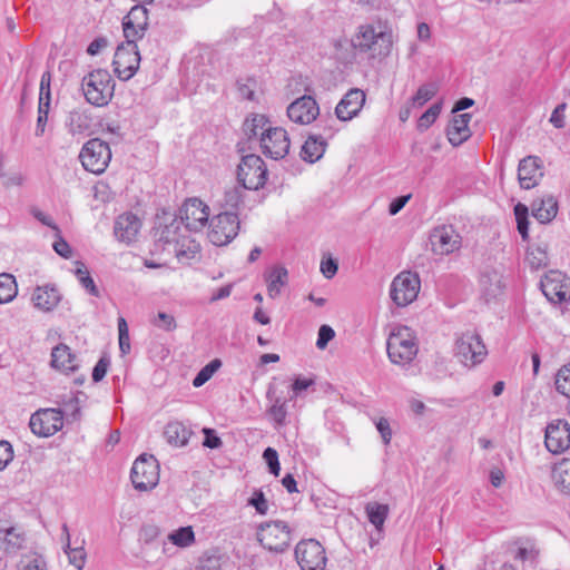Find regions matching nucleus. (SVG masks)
Here are the masks:
<instances>
[{"label":"nucleus","instance_id":"nucleus-6","mask_svg":"<svg viewBox=\"0 0 570 570\" xmlns=\"http://www.w3.org/2000/svg\"><path fill=\"white\" fill-rule=\"evenodd\" d=\"M487 354L481 336L475 333H464L455 342L454 355L466 367L482 363Z\"/></svg>","mask_w":570,"mask_h":570},{"label":"nucleus","instance_id":"nucleus-25","mask_svg":"<svg viewBox=\"0 0 570 570\" xmlns=\"http://www.w3.org/2000/svg\"><path fill=\"white\" fill-rule=\"evenodd\" d=\"M31 301L37 309L51 312L61 301V295L55 286H38L32 293Z\"/></svg>","mask_w":570,"mask_h":570},{"label":"nucleus","instance_id":"nucleus-46","mask_svg":"<svg viewBox=\"0 0 570 570\" xmlns=\"http://www.w3.org/2000/svg\"><path fill=\"white\" fill-rule=\"evenodd\" d=\"M441 112V104H433L417 120V129L425 131L435 122Z\"/></svg>","mask_w":570,"mask_h":570},{"label":"nucleus","instance_id":"nucleus-24","mask_svg":"<svg viewBox=\"0 0 570 570\" xmlns=\"http://www.w3.org/2000/svg\"><path fill=\"white\" fill-rule=\"evenodd\" d=\"M51 366L65 374L72 373L78 370L79 364L77 356L66 344H59L52 348Z\"/></svg>","mask_w":570,"mask_h":570},{"label":"nucleus","instance_id":"nucleus-49","mask_svg":"<svg viewBox=\"0 0 570 570\" xmlns=\"http://www.w3.org/2000/svg\"><path fill=\"white\" fill-rule=\"evenodd\" d=\"M243 200L240 188L234 186L225 190L224 205L230 209H236Z\"/></svg>","mask_w":570,"mask_h":570},{"label":"nucleus","instance_id":"nucleus-47","mask_svg":"<svg viewBox=\"0 0 570 570\" xmlns=\"http://www.w3.org/2000/svg\"><path fill=\"white\" fill-rule=\"evenodd\" d=\"M556 389L562 395L570 397V363L558 371L556 376Z\"/></svg>","mask_w":570,"mask_h":570},{"label":"nucleus","instance_id":"nucleus-10","mask_svg":"<svg viewBox=\"0 0 570 570\" xmlns=\"http://www.w3.org/2000/svg\"><path fill=\"white\" fill-rule=\"evenodd\" d=\"M421 282L417 274L402 272L396 275L390 287V297L400 307L411 304L420 292Z\"/></svg>","mask_w":570,"mask_h":570},{"label":"nucleus","instance_id":"nucleus-52","mask_svg":"<svg viewBox=\"0 0 570 570\" xmlns=\"http://www.w3.org/2000/svg\"><path fill=\"white\" fill-rule=\"evenodd\" d=\"M263 458L268 465L269 472L277 476L281 471L277 451L273 448H267L263 452Z\"/></svg>","mask_w":570,"mask_h":570},{"label":"nucleus","instance_id":"nucleus-7","mask_svg":"<svg viewBox=\"0 0 570 570\" xmlns=\"http://www.w3.org/2000/svg\"><path fill=\"white\" fill-rule=\"evenodd\" d=\"M267 178L264 160L257 155H246L237 168V179L243 188L257 190L262 188Z\"/></svg>","mask_w":570,"mask_h":570},{"label":"nucleus","instance_id":"nucleus-18","mask_svg":"<svg viewBox=\"0 0 570 570\" xmlns=\"http://www.w3.org/2000/svg\"><path fill=\"white\" fill-rule=\"evenodd\" d=\"M320 115V106L314 97L304 95L287 107V116L291 121L298 125H309Z\"/></svg>","mask_w":570,"mask_h":570},{"label":"nucleus","instance_id":"nucleus-21","mask_svg":"<svg viewBox=\"0 0 570 570\" xmlns=\"http://www.w3.org/2000/svg\"><path fill=\"white\" fill-rule=\"evenodd\" d=\"M543 177L542 160L537 156H527L518 166V180L523 189L535 187Z\"/></svg>","mask_w":570,"mask_h":570},{"label":"nucleus","instance_id":"nucleus-17","mask_svg":"<svg viewBox=\"0 0 570 570\" xmlns=\"http://www.w3.org/2000/svg\"><path fill=\"white\" fill-rule=\"evenodd\" d=\"M431 249L436 255H449L461 247V236L452 226L435 227L430 234Z\"/></svg>","mask_w":570,"mask_h":570},{"label":"nucleus","instance_id":"nucleus-14","mask_svg":"<svg viewBox=\"0 0 570 570\" xmlns=\"http://www.w3.org/2000/svg\"><path fill=\"white\" fill-rule=\"evenodd\" d=\"M180 223L190 232H200L209 219V207L199 198H189L181 206Z\"/></svg>","mask_w":570,"mask_h":570},{"label":"nucleus","instance_id":"nucleus-30","mask_svg":"<svg viewBox=\"0 0 570 570\" xmlns=\"http://www.w3.org/2000/svg\"><path fill=\"white\" fill-rule=\"evenodd\" d=\"M271 120L262 114H252L244 120L243 131L248 139L264 137L265 131L272 128Z\"/></svg>","mask_w":570,"mask_h":570},{"label":"nucleus","instance_id":"nucleus-40","mask_svg":"<svg viewBox=\"0 0 570 570\" xmlns=\"http://www.w3.org/2000/svg\"><path fill=\"white\" fill-rule=\"evenodd\" d=\"M527 262L532 269H540L546 267L549 263L546 246L534 245L529 247L527 252Z\"/></svg>","mask_w":570,"mask_h":570},{"label":"nucleus","instance_id":"nucleus-56","mask_svg":"<svg viewBox=\"0 0 570 570\" xmlns=\"http://www.w3.org/2000/svg\"><path fill=\"white\" fill-rule=\"evenodd\" d=\"M335 336L334 330L328 325H322L318 330V336L316 341V346L320 350H324L328 342L333 340Z\"/></svg>","mask_w":570,"mask_h":570},{"label":"nucleus","instance_id":"nucleus-50","mask_svg":"<svg viewBox=\"0 0 570 570\" xmlns=\"http://www.w3.org/2000/svg\"><path fill=\"white\" fill-rule=\"evenodd\" d=\"M122 30L124 36L126 38L127 45H137V40L141 39L145 36L146 30H139L138 27L127 23L122 20Z\"/></svg>","mask_w":570,"mask_h":570},{"label":"nucleus","instance_id":"nucleus-38","mask_svg":"<svg viewBox=\"0 0 570 570\" xmlns=\"http://www.w3.org/2000/svg\"><path fill=\"white\" fill-rule=\"evenodd\" d=\"M439 91L436 82H426L419 87L415 95L411 98L413 108H420L430 101Z\"/></svg>","mask_w":570,"mask_h":570},{"label":"nucleus","instance_id":"nucleus-54","mask_svg":"<svg viewBox=\"0 0 570 570\" xmlns=\"http://www.w3.org/2000/svg\"><path fill=\"white\" fill-rule=\"evenodd\" d=\"M49 109V106H45V104H38V118L35 131L37 137H40L45 134L46 125L48 122Z\"/></svg>","mask_w":570,"mask_h":570},{"label":"nucleus","instance_id":"nucleus-23","mask_svg":"<svg viewBox=\"0 0 570 570\" xmlns=\"http://www.w3.org/2000/svg\"><path fill=\"white\" fill-rule=\"evenodd\" d=\"M471 117L472 116L469 112L453 116L446 128V136L452 146H460L470 138L471 130L469 128V122Z\"/></svg>","mask_w":570,"mask_h":570},{"label":"nucleus","instance_id":"nucleus-44","mask_svg":"<svg viewBox=\"0 0 570 570\" xmlns=\"http://www.w3.org/2000/svg\"><path fill=\"white\" fill-rule=\"evenodd\" d=\"M168 540L180 548L189 547L195 541L191 527H183L168 534Z\"/></svg>","mask_w":570,"mask_h":570},{"label":"nucleus","instance_id":"nucleus-39","mask_svg":"<svg viewBox=\"0 0 570 570\" xmlns=\"http://www.w3.org/2000/svg\"><path fill=\"white\" fill-rule=\"evenodd\" d=\"M62 530H63V532L67 535V542H66V544L63 547V550H65L66 554L68 556L69 563L72 564L78 570H81L85 567V563H86V552H85V549L82 547L71 548L70 547V539H69L68 528H67L66 524L63 525Z\"/></svg>","mask_w":570,"mask_h":570},{"label":"nucleus","instance_id":"nucleus-36","mask_svg":"<svg viewBox=\"0 0 570 570\" xmlns=\"http://www.w3.org/2000/svg\"><path fill=\"white\" fill-rule=\"evenodd\" d=\"M18 294L16 278L11 274H0V304H7L13 301Z\"/></svg>","mask_w":570,"mask_h":570},{"label":"nucleus","instance_id":"nucleus-3","mask_svg":"<svg viewBox=\"0 0 570 570\" xmlns=\"http://www.w3.org/2000/svg\"><path fill=\"white\" fill-rule=\"evenodd\" d=\"M115 83L111 75L106 69H96L82 78L81 90L92 106L104 107L114 96Z\"/></svg>","mask_w":570,"mask_h":570},{"label":"nucleus","instance_id":"nucleus-32","mask_svg":"<svg viewBox=\"0 0 570 570\" xmlns=\"http://www.w3.org/2000/svg\"><path fill=\"white\" fill-rule=\"evenodd\" d=\"M326 145L322 137L309 136L302 146L301 157L303 160L313 164L323 156Z\"/></svg>","mask_w":570,"mask_h":570},{"label":"nucleus","instance_id":"nucleus-57","mask_svg":"<svg viewBox=\"0 0 570 570\" xmlns=\"http://www.w3.org/2000/svg\"><path fill=\"white\" fill-rule=\"evenodd\" d=\"M203 433L205 435V440L203 442L204 446L209 449H218L222 446L223 442L213 429L204 428Z\"/></svg>","mask_w":570,"mask_h":570},{"label":"nucleus","instance_id":"nucleus-55","mask_svg":"<svg viewBox=\"0 0 570 570\" xmlns=\"http://www.w3.org/2000/svg\"><path fill=\"white\" fill-rule=\"evenodd\" d=\"M13 460V448L8 441H0V471Z\"/></svg>","mask_w":570,"mask_h":570},{"label":"nucleus","instance_id":"nucleus-11","mask_svg":"<svg viewBox=\"0 0 570 570\" xmlns=\"http://www.w3.org/2000/svg\"><path fill=\"white\" fill-rule=\"evenodd\" d=\"M257 539L269 551L283 552L289 546L291 531L283 521L265 522L258 528Z\"/></svg>","mask_w":570,"mask_h":570},{"label":"nucleus","instance_id":"nucleus-31","mask_svg":"<svg viewBox=\"0 0 570 570\" xmlns=\"http://www.w3.org/2000/svg\"><path fill=\"white\" fill-rule=\"evenodd\" d=\"M181 230V223L177 218H173L169 224L159 225L156 227L155 237L157 242L163 243L164 245H174L175 253L178 254L176 246L179 243Z\"/></svg>","mask_w":570,"mask_h":570},{"label":"nucleus","instance_id":"nucleus-5","mask_svg":"<svg viewBox=\"0 0 570 570\" xmlns=\"http://www.w3.org/2000/svg\"><path fill=\"white\" fill-rule=\"evenodd\" d=\"M83 168L92 174H102L111 159L109 145L99 138L88 140L79 154Z\"/></svg>","mask_w":570,"mask_h":570},{"label":"nucleus","instance_id":"nucleus-61","mask_svg":"<svg viewBox=\"0 0 570 570\" xmlns=\"http://www.w3.org/2000/svg\"><path fill=\"white\" fill-rule=\"evenodd\" d=\"M567 109V104H560L558 105L554 110L552 111V115L550 117V122L556 128H563L564 127V110Z\"/></svg>","mask_w":570,"mask_h":570},{"label":"nucleus","instance_id":"nucleus-62","mask_svg":"<svg viewBox=\"0 0 570 570\" xmlns=\"http://www.w3.org/2000/svg\"><path fill=\"white\" fill-rule=\"evenodd\" d=\"M109 364H110V362L106 357H101L97 362V364L95 365V367L92 370V380H94V382H99V381H101L105 377V375H106V373L108 371Z\"/></svg>","mask_w":570,"mask_h":570},{"label":"nucleus","instance_id":"nucleus-64","mask_svg":"<svg viewBox=\"0 0 570 570\" xmlns=\"http://www.w3.org/2000/svg\"><path fill=\"white\" fill-rule=\"evenodd\" d=\"M55 252L63 258H69L71 256V248L69 244L59 236V238L53 243Z\"/></svg>","mask_w":570,"mask_h":570},{"label":"nucleus","instance_id":"nucleus-51","mask_svg":"<svg viewBox=\"0 0 570 570\" xmlns=\"http://www.w3.org/2000/svg\"><path fill=\"white\" fill-rule=\"evenodd\" d=\"M269 419L274 422L275 426H283L286 424L287 405L269 406L266 411Z\"/></svg>","mask_w":570,"mask_h":570},{"label":"nucleus","instance_id":"nucleus-48","mask_svg":"<svg viewBox=\"0 0 570 570\" xmlns=\"http://www.w3.org/2000/svg\"><path fill=\"white\" fill-rule=\"evenodd\" d=\"M247 504L254 507L257 513L262 515H265L268 511V502L262 490H255L248 499Z\"/></svg>","mask_w":570,"mask_h":570},{"label":"nucleus","instance_id":"nucleus-8","mask_svg":"<svg viewBox=\"0 0 570 570\" xmlns=\"http://www.w3.org/2000/svg\"><path fill=\"white\" fill-rule=\"evenodd\" d=\"M131 482L136 490L148 491L159 481V464L154 455H140L131 468Z\"/></svg>","mask_w":570,"mask_h":570},{"label":"nucleus","instance_id":"nucleus-53","mask_svg":"<svg viewBox=\"0 0 570 570\" xmlns=\"http://www.w3.org/2000/svg\"><path fill=\"white\" fill-rule=\"evenodd\" d=\"M153 323L155 326L167 332L174 331L176 328V321L174 316L165 312H159Z\"/></svg>","mask_w":570,"mask_h":570},{"label":"nucleus","instance_id":"nucleus-41","mask_svg":"<svg viewBox=\"0 0 570 570\" xmlns=\"http://www.w3.org/2000/svg\"><path fill=\"white\" fill-rule=\"evenodd\" d=\"M122 20L138 27L139 30H147L148 10L142 3L134 6Z\"/></svg>","mask_w":570,"mask_h":570},{"label":"nucleus","instance_id":"nucleus-33","mask_svg":"<svg viewBox=\"0 0 570 570\" xmlns=\"http://www.w3.org/2000/svg\"><path fill=\"white\" fill-rule=\"evenodd\" d=\"M164 435L169 444L183 446L188 442L190 431L183 423L175 421L165 426Z\"/></svg>","mask_w":570,"mask_h":570},{"label":"nucleus","instance_id":"nucleus-59","mask_svg":"<svg viewBox=\"0 0 570 570\" xmlns=\"http://www.w3.org/2000/svg\"><path fill=\"white\" fill-rule=\"evenodd\" d=\"M375 426L381 434V438L384 444H389L392 439V430L390 426V422L385 417H381L375 422Z\"/></svg>","mask_w":570,"mask_h":570},{"label":"nucleus","instance_id":"nucleus-45","mask_svg":"<svg viewBox=\"0 0 570 570\" xmlns=\"http://www.w3.org/2000/svg\"><path fill=\"white\" fill-rule=\"evenodd\" d=\"M222 362L218 358L213 360L207 365H205L194 377L193 385L195 387L203 386L207 381L210 380V377L214 375V373L220 367Z\"/></svg>","mask_w":570,"mask_h":570},{"label":"nucleus","instance_id":"nucleus-29","mask_svg":"<svg viewBox=\"0 0 570 570\" xmlns=\"http://www.w3.org/2000/svg\"><path fill=\"white\" fill-rule=\"evenodd\" d=\"M26 543V534L22 530L11 527L0 529V550L6 553H16Z\"/></svg>","mask_w":570,"mask_h":570},{"label":"nucleus","instance_id":"nucleus-15","mask_svg":"<svg viewBox=\"0 0 570 570\" xmlns=\"http://www.w3.org/2000/svg\"><path fill=\"white\" fill-rule=\"evenodd\" d=\"M261 149L266 157L278 160L289 151L291 140L287 131L282 127H272L265 131L259 141Z\"/></svg>","mask_w":570,"mask_h":570},{"label":"nucleus","instance_id":"nucleus-34","mask_svg":"<svg viewBox=\"0 0 570 570\" xmlns=\"http://www.w3.org/2000/svg\"><path fill=\"white\" fill-rule=\"evenodd\" d=\"M552 479L561 492L570 494V459L564 458L554 465Z\"/></svg>","mask_w":570,"mask_h":570},{"label":"nucleus","instance_id":"nucleus-60","mask_svg":"<svg viewBox=\"0 0 570 570\" xmlns=\"http://www.w3.org/2000/svg\"><path fill=\"white\" fill-rule=\"evenodd\" d=\"M31 214L41 224H43V225L50 227L51 229H53L56 232V234L59 236L60 229H59V227L56 225V223L53 222V219L49 215L45 214L39 208H32L31 209Z\"/></svg>","mask_w":570,"mask_h":570},{"label":"nucleus","instance_id":"nucleus-19","mask_svg":"<svg viewBox=\"0 0 570 570\" xmlns=\"http://www.w3.org/2000/svg\"><path fill=\"white\" fill-rule=\"evenodd\" d=\"M546 448L553 454L562 453L570 446V426L564 420L548 424L544 436Z\"/></svg>","mask_w":570,"mask_h":570},{"label":"nucleus","instance_id":"nucleus-43","mask_svg":"<svg viewBox=\"0 0 570 570\" xmlns=\"http://www.w3.org/2000/svg\"><path fill=\"white\" fill-rule=\"evenodd\" d=\"M517 228L523 240L529 239V207L522 203L514 206Z\"/></svg>","mask_w":570,"mask_h":570},{"label":"nucleus","instance_id":"nucleus-37","mask_svg":"<svg viewBox=\"0 0 570 570\" xmlns=\"http://www.w3.org/2000/svg\"><path fill=\"white\" fill-rule=\"evenodd\" d=\"M18 570H48L45 557L38 552L31 551L21 556Z\"/></svg>","mask_w":570,"mask_h":570},{"label":"nucleus","instance_id":"nucleus-12","mask_svg":"<svg viewBox=\"0 0 570 570\" xmlns=\"http://www.w3.org/2000/svg\"><path fill=\"white\" fill-rule=\"evenodd\" d=\"M540 287L547 299L561 304L570 299V278L559 271H550L540 282Z\"/></svg>","mask_w":570,"mask_h":570},{"label":"nucleus","instance_id":"nucleus-22","mask_svg":"<svg viewBox=\"0 0 570 570\" xmlns=\"http://www.w3.org/2000/svg\"><path fill=\"white\" fill-rule=\"evenodd\" d=\"M141 227L140 219L132 213H125L117 217L114 233L117 239L124 243L135 240Z\"/></svg>","mask_w":570,"mask_h":570},{"label":"nucleus","instance_id":"nucleus-4","mask_svg":"<svg viewBox=\"0 0 570 570\" xmlns=\"http://www.w3.org/2000/svg\"><path fill=\"white\" fill-rule=\"evenodd\" d=\"M239 228L238 215L234 212L225 210L210 219L207 236L215 246H225L237 236Z\"/></svg>","mask_w":570,"mask_h":570},{"label":"nucleus","instance_id":"nucleus-1","mask_svg":"<svg viewBox=\"0 0 570 570\" xmlns=\"http://www.w3.org/2000/svg\"><path fill=\"white\" fill-rule=\"evenodd\" d=\"M351 45L356 51L372 58L386 57L392 48V35L380 24L364 23L357 27Z\"/></svg>","mask_w":570,"mask_h":570},{"label":"nucleus","instance_id":"nucleus-27","mask_svg":"<svg viewBox=\"0 0 570 570\" xmlns=\"http://www.w3.org/2000/svg\"><path fill=\"white\" fill-rule=\"evenodd\" d=\"M66 127L71 135H85L92 127V118L87 109H72L66 118Z\"/></svg>","mask_w":570,"mask_h":570},{"label":"nucleus","instance_id":"nucleus-20","mask_svg":"<svg viewBox=\"0 0 570 570\" xmlns=\"http://www.w3.org/2000/svg\"><path fill=\"white\" fill-rule=\"evenodd\" d=\"M365 92L358 88L350 89L335 108V115L341 121H350L357 117L365 104Z\"/></svg>","mask_w":570,"mask_h":570},{"label":"nucleus","instance_id":"nucleus-2","mask_svg":"<svg viewBox=\"0 0 570 570\" xmlns=\"http://www.w3.org/2000/svg\"><path fill=\"white\" fill-rule=\"evenodd\" d=\"M386 351L392 363H411L419 352L415 333L405 325H395L387 337Z\"/></svg>","mask_w":570,"mask_h":570},{"label":"nucleus","instance_id":"nucleus-9","mask_svg":"<svg viewBox=\"0 0 570 570\" xmlns=\"http://www.w3.org/2000/svg\"><path fill=\"white\" fill-rule=\"evenodd\" d=\"M295 559L301 570H325V548L315 539L301 540L295 547Z\"/></svg>","mask_w":570,"mask_h":570},{"label":"nucleus","instance_id":"nucleus-35","mask_svg":"<svg viewBox=\"0 0 570 570\" xmlns=\"http://www.w3.org/2000/svg\"><path fill=\"white\" fill-rule=\"evenodd\" d=\"M365 512L368 521L377 529L382 530L383 524L389 515V505L377 502H368L365 505Z\"/></svg>","mask_w":570,"mask_h":570},{"label":"nucleus","instance_id":"nucleus-28","mask_svg":"<svg viewBox=\"0 0 570 570\" xmlns=\"http://www.w3.org/2000/svg\"><path fill=\"white\" fill-rule=\"evenodd\" d=\"M267 294L271 298L277 297L282 288L288 283V272L284 266L276 265L265 273Z\"/></svg>","mask_w":570,"mask_h":570},{"label":"nucleus","instance_id":"nucleus-63","mask_svg":"<svg viewBox=\"0 0 570 570\" xmlns=\"http://www.w3.org/2000/svg\"><path fill=\"white\" fill-rule=\"evenodd\" d=\"M337 263L332 258L323 259L321 262V272L323 276L327 279H331L332 277L335 276V274L337 273Z\"/></svg>","mask_w":570,"mask_h":570},{"label":"nucleus","instance_id":"nucleus-16","mask_svg":"<svg viewBox=\"0 0 570 570\" xmlns=\"http://www.w3.org/2000/svg\"><path fill=\"white\" fill-rule=\"evenodd\" d=\"M140 56L137 45L121 43L117 47L112 65L121 80L130 79L138 70Z\"/></svg>","mask_w":570,"mask_h":570},{"label":"nucleus","instance_id":"nucleus-42","mask_svg":"<svg viewBox=\"0 0 570 570\" xmlns=\"http://www.w3.org/2000/svg\"><path fill=\"white\" fill-rule=\"evenodd\" d=\"M75 275L82 287L92 296L98 297L99 291L89 274L87 266L82 262H76Z\"/></svg>","mask_w":570,"mask_h":570},{"label":"nucleus","instance_id":"nucleus-26","mask_svg":"<svg viewBox=\"0 0 570 570\" xmlns=\"http://www.w3.org/2000/svg\"><path fill=\"white\" fill-rule=\"evenodd\" d=\"M558 200L552 195L537 198L531 204L532 216L541 224L551 223L558 214Z\"/></svg>","mask_w":570,"mask_h":570},{"label":"nucleus","instance_id":"nucleus-58","mask_svg":"<svg viewBox=\"0 0 570 570\" xmlns=\"http://www.w3.org/2000/svg\"><path fill=\"white\" fill-rule=\"evenodd\" d=\"M266 399L268 400V402L271 403L269 406H284V405H287V400L285 396H283L282 394H278L277 393V389L274 384H269L268 385V389H267V392H266Z\"/></svg>","mask_w":570,"mask_h":570},{"label":"nucleus","instance_id":"nucleus-13","mask_svg":"<svg viewBox=\"0 0 570 570\" xmlns=\"http://www.w3.org/2000/svg\"><path fill=\"white\" fill-rule=\"evenodd\" d=\"M32 433L51 436L63 426V413L59 409H41L33 413L29 422Z\"/></svg>","mask_w":570,"mask_h":570}]
</instances>
